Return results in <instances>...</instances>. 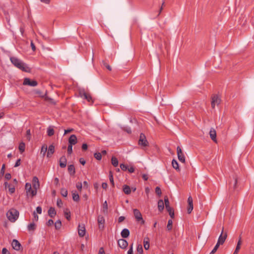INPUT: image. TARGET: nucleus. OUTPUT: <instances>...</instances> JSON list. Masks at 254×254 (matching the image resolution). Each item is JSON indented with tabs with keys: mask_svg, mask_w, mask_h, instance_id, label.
<instances>
[{
	"mask_svg": "<svg viewBox=\"0 0 254 254\" xmlns=\"http://www.w3.org/2000/svg\"><path fill=\"white\" fill-rule=\"evenodd\" d=\"M10 60L12 64L16 67L22 70L23 71H27L28 67L25 64L16 57H10Z\"/></svg>",
	"mask_w": 254,
	"mask_h": 254,
	"instance_id": "1",
	"label": "nucleus"
},
{
	"mask_svg": "<svg viewBox=\"0 0 254 254\" xmlns=\"http://www.w3.org/2000/svg\"><path fill=\"white\" fill-rule=\"evenodd\" d=\"M19 212L15 209H11L6 213L8 219L12 222H15L18 217Z\"/></svg>",
	"mask_w": 254,
	"mask_h": 254,
	"instance_id": "2",
	"label": "nucleus"
},
{
	"mask_svg": "<svg viewBox=\"0 0 254 254\" xmlns=\"http://www.w3.org/2000/svg\"><path fill=\"white\" fill-rule=\"evenodd\" d=\"M79 95L80 97L86 100L90 103V104H93L94 100L93 99L91 94L86 92L84 89H80L79 90Z\"/></svg>",
	"mask_w": 254,
	"mask_h": 254,
	"instance_id": "3",
	"label": "nucleus"
},
{
	"mask_svg": "<svg viewBox=\"0 0 254 254\" xmlns=\"http://www.w3.org/2000/svg\"><path fill=\"white\" fill-rule=\"evenodd\" d=\"M164 203L167 211L169 212V215L171 218L174 217V212L173 208L170 206V202L167 196L164 197Z\"/></svg>",
	"mask_w": 254,
	"mask_h": 254,
	"instance_id": "4",
	"label": "nucleus"
},
{
	"mask_svg": "<svg viewBox=\"0 0 254 254\" xmlns=\"http://www.w3.org/2000/svg\"><path fill=\"white\" fill-rule=\"evenodd\" d=\"M25 190L27 195H30L32 197L37 194V190L34 188L32 189L31 184L29 183H26L25 184Z\"/></svg>",
	"mask_w": 254,
	"mask_h": 254,
	"instance_id": "5",
	"label": "nucleus"
},
{
	"mask_svg": "<svg viewBox=\"0 0 254 254\" xmlns=\"http://www.w3.org/2000/svg\"><path fill=\"white\" fill-rule=\"evenodd\" d=\"M138 144L139 145L142 147H147L149 145V143L146 139V136L144 133H141L140 134Z\"/></svg>",
	"mask_w": 254,
	"mask_h": 254,
	"instance_id": "6",
	"label": "nucleus"
},
{
	"mask_svg": "<svg viewBox=\"0 0 254 254\" xmlns=\"http://www.w3.org/2000/svg\"><path fill=\"white\" fill-rule=\"evenodd\" d=\"M211 98V107L213 109H214L215 107V105L218 106L220 104L221 100L220 98L217 94L213 95Z\"/></svg>",
	"mask_w": 254,
	"mask_h": 254,
	"instance_id": "7",
	"label": "nucleus"
},
{
	"mask_svg": "<svg viewBox=\"0 0 254 254\" xmlns=\"http://www.w3.org/2000/svg\"><path fill=\"white\" fill-rule=\"evenodd\" d=\"M133 214L137 221H141V224H144L145 221L142 218V214L137 209H133Z\"/></svg>",
	"mask_w": 254,
	"mask_h": 254,
	"instance_id": "8",
	"label": "nucleus"
},
{
	"mask_svg": "<svg viewBox=\"0 0 254 254\" xmlns=\"http://www.w3.org/2000/svg\"><path fill=\"white\" fill-rule=\"evenodd\" d=\"M23 84L24 85H29L32 87H35L38 85V82L35 80H31L30 78L26 77L24 79Z\"/></svg>",
	"mask_w": 254,
	"mask_h": 254,
	"instance_id": "9",
	"label": "nucleus"
},
{
	"mask_svg": "<svg viewBox=\"0 0 254 254\" xmlns=\"http://www.w3.org/2000/svg\"><path fill=\"white\" fill-rule=\"evenodd\" d=\"M177 153L179 160L182 162H185V156L180 146L177 147Z\"/></svg>",
	"mask_w": 254,
	"mask_h": 254,
	"instance_id": "10",
	"label": "nucleus"
},
{
	"mask_svg": "<svg viewBox=\"0 0 254 254\" xmlns=\"http://www.w3.org/2000/svg\"><path fill=\"white\" fill-rule=\"evenodd\" d=\"M227 234L226 232L224 233V228L223 227L221 233L218 238L217 243L220 244V245L223 244L227 238Z\"/></svg>",
	"mask_w": 254,
	"mask_h": 254,
	"instance_id": "11",
	"label": "nucleus"
},
{
	"mask_svg": "<svg viewBox=\"0 0 254 254\" xmlns=\"http://www.w3.org/2000/svg\"><path fill=\"white\" fill-rule=\"evenodd\" d=\"M86 230L83 224H79L78 226V234L79 237H83L85 234Z\"/></svg>",
	"mask_w": 254,
	"mask_h": 254,
	"instance_id": "12",
	"label": "nucleus"
},
{
	"mask_svg": "<svg viewBox=\"0 0 254 254\" xmlns=\"http://www.w3.org/2000/svg\"><path fill=\"white\" fill-rule=\"evenodd\" d=\"M98 223L99 224V229L102 230L104 228L105 219L103 216L99 215L97 219Z\"/></svg>",
	"mask_w": 254,
	"mask_h": 254,
	"instance_id": "13",
	"label": "nucleus"
},
{
	"mask_svg": "<svg viewBox=\"0 0 254 254\" xmlns=\"http://www.w3.org/2000/svg\"><path fill=\"white\" fill-rule=\"evenodd\" d=\"M188 206L187 207V211L188 214H190L193 210V199L191 196H190L188 199Z\"/></svg>",
	"mask_w": 254,
	"mask_h": 254,
	"instance_id": "14",
	"label": "nucleus"
},
{
	"mask_svg": "<svg viewBox=\"0 0 254 254\" xmlns=\"http://www.w3.org/2000/svg\"><path fill=\"white\" fill-rule=\"evenodd\" d=\"M118 245L122 249H125L128 246V242L124 239H121L118 241Z\"/></svg>",
	"mask_w": 254,
	"mask_h": 254,
	"instance_id": "15",
	"label": "nucleus"
},
{
	"mask_svg": "<svg viewBox=\"0 0 254 254\" xmlns=\"http://www.w3.org/2000/svg\"><path fill=\"white\" fill-rule=\"evenodd\" d=\"M11 245L13 249H14L16 251H19L21 247L20 243L17 240L15 239L13 240L11 243Z\"/></svg>",
	"mask_w": 254,
	"mask_h": 254,
	"instance_id": "16",
	"label": "nucleus"
},
{
	"mask_svg": "<svg viewBox=\"0 0 254 254\" xmlns=\"http://www.w3.org/2000/svg\"><path fill=\"white\" fill-rule=\"evenodd\" d=\"M209 135L211 139L215 143L217 142L216 139V131L213 128H211L209 131Z\"/></svg>",
	"mask_w": 254,
	"mask_h": 254,
	"instance_id": "17",
	"label": "nucleus"
},
{
	"mask_svg": "<svg viewBox=\"0 0 254 254\" xmlns=\"http://www.w3.org/2000/svg\"><path fill=\"white\" fill-rule=\"evenodd\" d=\"M55 152V146L53 144L50 145L47 149V157L50 158Z\"/></svg>",
	"mask_w": 254,
	"mask_h": 254,
	"instance_id": "18",
	"label": "nucleus"
},
{
	"mask_svg": "<svg viewBox=\"0 0 254 254\" xmlns=\"http://www.w3.org/2000/svg\"><path fill=\"white\" fill-rule=\"evenodd\" d=\"M33 188L36 190L39 188L40 184L38 178L37 177H34L32 179Z\"/></svg>",
	"mask_w": 254,
	"mask_h": 254,
	"instance_id": "19",
	"label": "nucleus"
},
{
	"mask_svg": "<svg viewBox=\"0 0 254 254\" xmlns=\"http://www.w3.org/2000/svg\"><path fill=\"white\" fill-rule=\"evenodd\" d=\"M59 162H60V166L61 168H65L66 167L67 160L64 155L62 156L60 158Z\"/></svg>",
	"mask_w": 254,
	"mask_h": 254,
	"instance_id": "20",
	"label": "nucleus"
},
{
	"mask_svg": "<svg viewBox=\"0 0 254 254\" xmlns=\"http://www.w3.org/2000/svg\"><path fill=\"white\" fill-rule=\"evenodd\" d=\"M68 142L69 145H75L77 143V137L75 135L72 134L70 135L68 139Z\"/></svg>",
	"mask_w": 254,
	"mask_h": 254,
	"instance_id": "21",
	"label": "nucleus"
},
{
	"mask_svg": "<svg viewBox=\"0 0 254 254\" xmlns=\"http://www.w3.org/2000/svg\"><path fill=\"white\" fill-rule=\"evenodd\" d=\"M234 182L232 183H230L231 188L233 187V190L237 189V183H238V177L236 175L233 176Z\"/></svg>",
	"mask_w": 254,
	"mask_h": 254,
	"instance_id": "22",
	"label": "nucleus"
},
{
	"mask_svg": "<svg viewBox=\"0 0 254 254\" xmlns=\"http://www.w3.org/2000/svg\"><path fill=\"white\" fill-rule=\"evenodd\" d=\"M129 234H130V232H129V230L127 228L124 229L121 233V236L123 238H127L129 236Z\"/></svg>",
	"mask_w": 254,
	"mask_h": 254,
	"instance_id": "23",
	"label": "nucleus"
},
{
	"mask_svg": "<svg viewBox=\"0 0 254 254\" xmlns=\"http://www.w3.org/2000/svg\"><path fill=\"white\" fill-rule=\"evenodd\" d=\"M48 215L51 218H54L56 215V211L55 208L51 207L48 210Z\"/></svg>",
	"mask_w": 254,
	"mask_h": 254,
	"instance_id": "24",
	"label": "nucleus"
},
{
	"mask_svg": "<svg viewBox=\"0 0 254 254\" xmlns=\"http://www.w3.org/2000/svg\"><path fill=\"white\" fill-rule=\"evenodd\" d=\"M123 190L126 194H129L131 193V189L130 187L127 185H124L123 186Z\"/></svg>",
	"mask_w": 254,
	"mask_h": 254,
	"instance_id": "25",
	"label": "nucleus"
},
{
	"mask_svg": "<svg viewBox=\"0 0 254 254\" xmlns=\"http://www.w3.org/2000/svg\"><path fill=\"white\" fill-rule=\"evenodd\" d=\"M172 165L173 166V167L178 172H180V169L179 168V164L178 163V162L175 159H173L172 161Z\"/></svg>",
	"mask_w": 254,
	"mask_h": 254,
	"instance_id": "26",
	"label": "nucleus"
},
{
	"mask_svg": "<svg viewBox=\"0 0 254 254\" xmlns=\"http://www.w3.org/2000/svg\"><path fill=\"white\" fill-rule=\"evenodd\" d=\"M242 241H241V237L240 236L239 240L237 243V245L236 247V249L233 253V254H238V252L241 248V245Z\"/></svg>",
	"mask_w": 254,
	"mask_h": 254,
	"instance_id": "27",
	"label": "nucleus"
},
{
	"mask_svg": "<svg viewBox=\"0 0 254 254\" xmlns=\"http://www.w3.org/2000/svg\"><path fill=\"white\" fill-rule=\"evenodd\" d=\"M158 208L160 212L162 211L164 208V203L162 199H160L158 201Z\"/></svg>",
	"mask_w": 254,
	"mask_h": 254,
	"instance_id": "28",
	"label": "nucleus"
},
{
	"mask_svg": "<svg viewBox=\"0 0 254 254\" xmlns=\"http://www.w3.org/2000/svg\"><path fill=\"white\" fill-rule=\"evenodd\" d=\"M68 171L70 175H74L75 173V167L73 165H69L68 166Z\"/></svg>",
	"mask_w": 254,
	"mask_h": 254,
	"instance_id": "29",
	"label": "nucleus"
},
{
	"mask_svg": "<svg viewBox=\"0 0 254 254\" xmlns=\"http://www.w3.org/2000/svg\"><path fill=\"white\" fill-rule=\"evenodd\" d=\"M144 248L145 250H147L149 248V240L148 238H146L143 241Z\"/></svg>",
	"mask_w": 254,
	"mask_h": 254,
	"instance_id": "30",
	"label": "nucleus"
},
{
	"mask_svg": "<svg viewBox=\"0 0 254 254\" xmlns=\"http://www.w3.org/2000/svg\"><path fill=\"white\" fill-rule=\"evenodd\" d=\"M64 215L67 220H68V221L70 220V218H71L70 217V211H69V210L68 209L66 208L64 210Z\"/></svg>",
	"mask_w": 254,
	"mask_h": 254,
	"instance_id": "31",
	"label": "nucleus"
},
{
	"mask_svg": "<svg viewBox=\"0 0 254 254\" xmlns=\"http://www.w3.org/2000/svg\"><path fill=\"white\" fill-rule=\"evenodd\" d=\"M72 199L75 201H78L79 200V196L78 193L76 191L72 192Z\"/></svg>",
	"mask_w": 254,
	"mask_h": 254,
	"instance_id": "32",
	"label": "nucleus"
},
{
	"mask_svg": "<svg viewBox=\"0 0 254 254\" xmlns=\"http://www.w3.org/2000/svg\"><path fill=\"white\" fill-rule=\"evenodd\" d=\"M25 144L23 142H21L18 146V149L21 153H22L25 151Z\"/></svg>",
	"mask_w": 254,
	"mask_h": 254,
	"instance_id": "33",
	"label": "nucleus"
},
{
	"mask_svg": "<svg viewBox=\"0 0 254 254\" xmlns=\"http://www.w3.org/2000/svg\"><path fill=\"white\" fill-rule=\"evenodd\" d=\"M55 133V131L53 128L50 126L47 129V134L49 136H52Z\"/></svg>",
	"mask_w": 254,
	"mask_h": 254,
	"instance_id": "34",
	"label": "nucleus"
},
{
	"mask_svg": "<svg viewBox=\"0 0 254 254\" xmlns=\"http://www.w3.org/2000/svg\"><path fill=\"white\" fill-rule=\"evenodd\" d=\"M111 163H112V164L114 167H117L118 166V164H119V162H118V159L117 158H116L115 157H114V156H113L112 157Z\"/></svg>",
	"mask_w": 254,
	"mask_h": 254,
	"instance_id": "35",
	"label": "nucleus"
},
{
	"mask_svg": "<svg viewBox=\"0 0 254 254\" xmlns=\"http://www.w3.org/2000/svg\"><path fill=\"white\" fill-rule=\"evenodd\" d=\"M28 230L29 231H34L36 229V225L34 223H31L29 224L27 226Z\"/></svg>",
	"mask_w": 254,
	"mask_h": 254,
	"instance_id": "36",
	"label": "nucleus"
},
{
	"mask_svg": "<svg viewBox=\"0 0 254 254\" xmlns=\"http://www.w3.org/2000/svg\"><path fill=\"white\" fill-rule=\"evenodd\" d=\"M47 151V146L46 145H43L42 146L41 150V153L42 154L43 156H45L46 152Z\"/></svg>",
	"mask_w": 254,
	"mask_h": 254,
	"instance_id": "37",
	"label": "nucleus"
},
{
	"mask_svg": "<svg viewBox=\"0 0 254 254\" xmlns=\"http://www.w3.org/2000/svg\"><path fill=\"white\" fill-rule=\"evenodd\" d=\"M62 226V222L60 220H57L55 223V229L57 230H59Z\"/></svg>",
	"mask_w": 254,
	"mask_h": 254,
	"instance_id": "38",
	"label": "nucleus"
},
{
	"mask_svg": "<svg viewBox=\"0 0 254 254\" xmlns=\"http://www.w3.org/2000/svg\"><path fill=\"white\" fill-rule=\"evenodd\" d=\"M61 195L64 197H66L68 194L67 190L64 188H62L61 190Z\"/></svg>",
	"mask_w": 254,
	"mask_h": 254,
	"instance_id": "39",
	"label": "nucleus"
},
{
	"mask_svg": "<svg viewBox=\"0 0 254 254\" xmlns=\"http://www.w3.org/2000/svg\"><path fill=\"white\" fill-rule=\"evenodd\" d=\"M173 221L172 219H169L168 221L167 228L168 231H171L172 229Z\"/></svg>",
	"mask_w": 254,
	"mask_h": 254,
	"instance_id": "40",
	"label": "nucleus"
},
{
	"mask_svg": "<svg viewBox=\"0 0 254 254\" xmlns=\"http://www.w3.org/2000/svg\"><path fill=\"white\" fill-rule=\"evenodd\" d=\"M137 252L138 254H143V249L141 245L139 244L137 245Z\"/></svg>",
	"mask_w": 254,
	"mask_h": 254,
	"instance_id": "41",
	"label": "nucleus"
},
{
	"mask_svg": "<svg viewBox=\"0 0 254 254\" xmlns=\"http://www.w3.org/2000/svg\"><path fill=\"white\" fill-rule=\"evenodd\" d=\"M109 180H110V181L113 187L114 186V179H113V173L112 172V171H110L109 172Z\"/></svg>",
	"mask_w": 254,
	"mask_h": 254,
	"instance_id": "42",
	"label": "nucleus"
},
{
	"mask_svg": "<svg viewBox=\"0 0 254 254\" xmlns=\"http://www.w3.org/2000/svg\"><path fill=\"white\" fill-rule=\"evenodd\" d=\"M94 156L98 160H100L102 159V154L100 152L95 153Z\"/></svg>",
	"mask_w": 254,
	"mask_h": 254,
	"instance_id": "43",
	"label": "nucleus"
},
{
	"mask_svg": "<svg viewBox=\"0 0 254 254\" xmlns=\"http://www.w3.org/2000/svg\"><path fill=\"white\" fill-rule=\"evenodd\" d=\"M103 210L104 213H107L108 204L106 201H105L103 204Z\"/></svg>",
	"mask_w": 254,
	"mask_h": 254,
	"instance_id": "44",
	"label": "nucleus"
},
{
	"mask_svg": "<svg viewBox=\"0 0 254 254\" xmlns=\"http://www.w3.org/2000/svg\"><path fill=\"white\" fill-rule=\"evenodd\" d=\"M102 63L103 65L105 67H106L109 70L111 71V70H112L111 67L108 63H107V62L105 61H103Z\"/></svg>",
	"mask_w": 254,
	"mask_h": 254,
	"instance_id": "45",
	"label": "nucleus"
},
{
	"mask_svg": "<svg viewBox=\"0 0 254 254\" xmlns=\"http://www.w3.org/2000/svg\"><path fill=\"white\" fill-rule=\"evenodd\" d=\"M219 246H220V244L217 243L216 245L215 246L214 248H213V249L212 250V251L211 252V253L209 254H214V253H215L217 251V249H218Z\"/></svg>",
	"mask_w": 254,
	"mask_h": 254,
	"instance_id": "46",
	"label": "nucleus"
},
{
	"mask_svg": "<svg viewBox=\"0 0 254 254\" xmlns=\"http://www.w3.org/2000/svg\"><path fill=\"white\" fill-rule=\"evenodd\" d=\"M155 192L159 196H160L161 194H162V192H161V189L160 187H157L156 188H155Z\"/></svg>",
	"mask_w": 254,
	"mask_h": 254,
	"instance_id": "47",
	"label": "nucleus"
},
{
	"mask_svg": "<svg viewBox=\"0 0 254 254\" xmlns=\"http://www.w3.org/2000/svg\"><path fill=\"white\" fill-rule=\"evenodd\" d=\"M120 168L124 171H127V169H128L127 166L125 165V164H120Z\"/></svg>",
	"mask_w": 254,
	"mask_h": 254,
	"instance_id": "48",
	"label": "nucleus"
},
{
	"mask_svg": "<svg viewBox=\"0 0 254 254\" xmlns=\"http://www.w3.org/2000/svg\"><path fill=\"white\" fill-rule=\"evenodd\" d=\"M72 152V145L68 144L67 147V153L68 154H71Z\"/></svg>",
	"mask_w": 254,
	"mask_h": 254,
	"instance_id": "49",
	"label": "nucleus"
},
{
	"mask_svg": "<svg viewBox=\"0 0 254 254\" xmlns=\"http://www.w3.org/2000/svg\"><path fill=\"white\" fill-rule=\"evenodd\" d=\"M5 165L4 164H3L2 166V167L1 168V170H0V175L1 176H3L4 174V171H5Z\"/></svg>",
	"mask_w": 254,
	"mask_h": 254,
	"instance_id": "50",
	"label": "nucleus"
},
{
	"mask_svg": "<svg viewBox=\"0 0 254 254\" xmlns=\"http://www.w3.org/2000/svg\"><path fill=\"white\" fill-rule=\"evenodd\" d=\"M30 136H31L30 129H27L26 131V137H27V139L29 141L30 140V138H31Z\"/></svg>",
	"mask_w": 254,
	"mask_h": 254,
	"instance_id": "51",
	"label": "nucleus"
},
{
	"mask_svg": "<svg viewBox=\"0 0 254 254\" xmlns=\"http://www.w3.org/2000/svg\"><path fill=\"white\" fill-rule=\"evenodd\" d=\"M63 201L61 199H58L57 202V205L59 207H61L63 205Z\"/></svg>",
	"mask_w": 254,
	"mask_h": 254,
	"instance_id": "52",
	"label": "nucleus"
},
{
	"mask_svg": "<svg viewBox=\"0 0 254 254\" xmlns=\"http://www.w3.org/2000/svg\"><path fill=\"white\" fill-rule=\"evenodd\" d=\"M35 93L36 94L39 95L41 97H44V95L40 90H35Z\"/></svg>",
	"mask_w": 254,
	"mask_h": 254,
	"instance_id": "53",
	"label": "nucleus"
},
{
	"mask_svg": "<svg viewBox=\"0 0 254 254\" xmlns=\"http://www.w3.org/2000/svg\"><path fill=\"white\" fill-rule=\"evenodd\" d=\"M8 190L10 193L12 194L15 192V189L14 187H11V186L8 188Z\"/></svg>",
	"mask_w": 254,
	"mask_h": 254,
	"instance_id": "54",
	"label": "nucleus"
},
{
	"mask_svg": "<svg viewBox=\"0 0 254 254\" xmlns=\"http://www.w3.org/2000/svg\"><path fill=\"white\" fill-rule=\"evenodd\" d=\"M133 244L130 245V247L128 250L127 254H133Z\"/></svg>",
	"mask_w": 254,
	"mask_h": 254,
	"instance_id": "55",
	"label": "nucleus"
},
{
	"mask_svg": "<svg viewBox=\"0 0 254 254\" xmlns=\"http://www.w3.org/2000/svg\"><path fill=\"white\" fill-rule=\"evenodd\" d=\"M20 162H21V159H17V161L15 162V164L14 167H18L20 165Z\"/></svg>",
	"mask_w": 254,
	"mask_h": 254,
	"instance_id": "56",
	"label": "nucleus"
},
{
	"mask_svg": "<svg viewBox=\"0 0 254 254\" xmlns=\"http://www.w3.org/2000/svg\"><path fill=\"white\" fill-rule=\"evenodd\" d=\"M77 189L79 190H81V189H82V184L81 183H79L78 182L77 184H76V186Z\"/></svg>",
	"mask_w": 254,
	"mask_h": 254,
	"instance_id": "57",
	"label": "nucleus"
},
{
	"mask_svg": "<svg viewBox=\"0 0 254 254\" xmlns=\"http://www.w3.org/2000/svg\"><path fill=\"white\" fill-rule=\"evenodd\" d=\"M2 254H10V253L5 248H4L2 250Z\"/></svg>",
	"mask_w": 254,
	"mask_h": 254,
	"instance_id": "58",
	"label": "nucleus"
},
{
	"mask_svg": "<svg viewBox=\"0 0 254 254\" xmlns=\"http://www.w3.org/2000/svg\"><path fill=\"white\" fill-rule=\"evenodd\" d=\"M4 177H5V178L7 180H10L11 178V174L8 173H6Z\"/></svg>",
	"mask_w": 254,
	"mask_h": 254,
	"instance_id": "59",
	"label": "nucleus"
},
{
	"mask_svg": "<svg viewBox=\"0 0 254 254\" xmlns=\"http://www.w3.org/2000/svg\"><path fill=\"white\" fill-rule=\"evenodd\" d=\"M54 224V221L52 219H49L47 223V225L49 226H52Z\"/></svg>",
	"mask_w": 254,
	"mask_h": 254,
	"instance_id": "60",
	"label": "nucleus"
},
{
	"mask_svg": "<svg viewBox=\"0 0 254 254\" xmlns=\"http://www.w3.org/2000/svg\"><path fill=\"white\" fill-rule=\"evenodd\" d=\"M42 207L41 206H38L36 208L37 212L39 214H41L42 213Z\"/></svg>",
	"mask_w": 254,
	"mask_h": 254,
	"instance_id": "61",
	"label": "nucleus"
},
{
	"mask_svg": "<svg viewBox=\"0 0 254 254\" xmlns=\"http://www.w3.org/2000/svg\"><path fill=\"white\" fill-rule=\"evenodd\" d=\"M79 162L83 165H84L86 163L85 160L83 158L79 159Z\"/></svg>",
	"mask_w": 254,
	"mask_h": 254,
	"instance_id": "62",
	"label": "nucleus"
},
{
	"mask_svg": "<svg viewBox=\"0 0 254 254\" xmlns=\"http://www.w3.org/2000/svg\"><path fill=\"white\" fill-rule=\"evenodd\" d=\"M127 170L130 173H133L134 172V168L133 167L131 166L130 168H128Z\"/></svg>",
	"mask_w": 254,
	"mask_h": 254,
	"instance_id": "63",
	"label": "nucleus"
},
{
	"mask_svg": "<svg viewBox=\"0 0 254 254\" xmlns=\"http://www.w3.org/2000/svg\"><path fill=\"white\" fill-rule=\"evenodd\" d=\"M98 254H105V252L103 248H100Z\"/></svg>",
	"mask_w": 254,
	"mask_h": 254,
	"instance_id": "64",
	"label": "nucleus"
}]
</instances>
